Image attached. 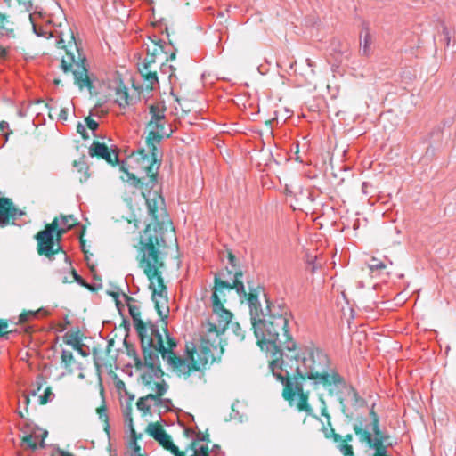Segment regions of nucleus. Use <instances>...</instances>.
I'll use <instances>...</instances> for the list:
<instances>
[{
  "label": "nucleus",
  "mask_w": 456,
  "mask_h": 456,
  "mask_svg": "<svg viewBox=\"0 0 456 456\" xmlns=\"http://www.w3.org/2000/svg\"><path fill=\"white\" fill-rule=\"evenodd\" d=\"M293 317L289 306L276 303L269 306L267 318L254 322V333L262 350L270 353L269 368L283 386V396L290 406L313 415L308 392L302 381L308 379L331 389L345 385V380L331 366L330 357L314 346L297 347L289 332Z\"/></svg>",
  "instance_id": "nucleus-1"
},
{
  "label": "nucleus",
  "mask_w": 456,
  "mask_h": 456,
  "mask_svg": "<svg viewBox=\"0 0 456 456\" xmlns=\"http://www.w3.org/2000/svg\"><path fill=\"white\" fill-rule=\"evenodd\" d=\"M148 281L149 289L151 290L152 300L158 311L159 320L156 322L142 321L140 317V307L132 299H129L127 306L134 329L141 339L145 366L151 370L154 376L159 377L162 375L159 355L162 356L165 362H168L175 367H183V365L175 354V348H176L177 343L168 333L167 323L164 320V317L168 313L167 287L163 283L166 292V304L164 307L160 306L158 303L159 301L154 297V291L151 287V281L149 279Z\"/></svg>",
  "instance_id": "nucleus-2"
},
{
  "label": "nucleus",
  "mask_w": 456,
  "mask_h": 456,
  "mask_svg": "<svg viewBox=\"0 0 456 456\" xmlns=\"http://www.w3.org/2000/svg\"><path fill=\"white\" fill-rule=\"evenodd\" d=\"M146 204L149 214L154 220L153 224H147L141 233L136 246L139 267L143 271L147 279L151 281V287L154 291V297L160 306L165 307V288L163 286L162 269L164 261L161 248L165 247V240L159 232L162 225L168 222L165 201L157 192H149L146 197Z\"/></svg>",
  "instance_id": "nucleus-3"
},
{
  "label": "nucleus",
  "mask_w": 456,
  "mask_h": 456,
  "mask_svg": "<svg viewBox=\"0 0 456 456\" xmlns=\"http://www.w3.org/2000/svg\"><path fill=\"white\" fill-rule=\"evenodd\" d=\"M226 329L214 325L212 322H206L202 325L200 344L191 349L186 347L188 359H183L175 353V356L184 366L175 367L166 362L174 370L183 374L190 375L191 371L203 370L215 362L220 361L224 354V338Z\"/></svg>",
  "instance_id": "nucleus-4"
},
{
  "label": "nucleus",
  "mask_w": 456,
  "mask_h": 456,
  "mask_svg": "<svg viewBox=\"0 0 456 456\" xmlns=\"http://www.w3.org/2000/svg\"><path fill=\"white\" fill-rule=\"evenodd\" d=\"M167 108L163 102H156L149 107L150 120L146 126V146L139 151L141 168L152 184L156 183L161 154L158 145L164 138L169 137L173 130L166 118Z\"/></svg>",
  "instance_id": "nucleus-5"
},
{
  "label": "nucleus",
  "mask_w": 456,
  "mask_h": 456,
  "mask_svg": "<svg viewBox=\"0 0 456 456\" xmlns=\"http://www.w3.org/2000/svg\"><path fill=\"white\" fill-rule=\"evenodd\" d=\"M241 278V272H235L230 278L226 277L224 272L215 274V287L211 296L212 314L207 322L226 329L232 318V314L224 307L228 296L235 289L240 297H247Z\"/></svg>",
  "instance_id": "nucleus-6"
},
{
  "label": "nucleus",
  "mask_w": 456,
  "mask_h": 456,
  "mask_svg": "<svg viewBox=\"0 0 456 456\" xmlns=\"http://www.w3.org/2000/svg\"><path fill=\"white\" fill-rule=\"evenodd\" d=\"M59 48L65 49V54L61 57V69L64 73L73 75L75 84L80 88L91 86V81L86 68V59L80 53L75 41H69L64 45L62 38L57 40Z\"/></svg>",
  "instance_id": "nucleus-7"
},
{
  "label": "nucleus",
  "mask_w": 456,
  "mask_h": 456,
  "mask_svg": "<svg viewBox=\"0 0 456 456\" xmlns=\"http://www.w3.org/2000/svg\"><path fill=\"white\" fill-rule=\"evenodd\" d=\"M370 415L371 422L354 424V431L359 442L367 444L369 449L373 451L372 456H390L387 453V447L392 446V444L388 442L389 436L380 430L378 415L373 411L370 412Z\"/></svg>",
  "instance_id": "nucleus-8"
},
{
  "label": "nucleus",
  "mask_w": 456,
  "mask_h": 456,
  "mask_svg": "<svg viewBox=\"0 0 456 456\" xmlns=\"http://www.w3.org/2000/svg\"><path fill=\"white\" fill-rule=\"evenodd\" d=\"M18 413L22 419L18 424L21 446L31 450L43 448L47 431L25 419L24 413L20 410L18 411Z\"/></svg>",
  "instance_id": "nucleus-9"
},
{
  "label": "nucleus",
  "mask_w": 456,
  "mask_h": 456,
  "mask_svg": "<svg viewBox=\"0 0 456 456\" xmlns=\"http://www.w3.org/2000/svg\"><path fill=\"white\" fill-rule=\"evenodd\" d=\"M143 46L145 56L141 63L155 66L157 65L158 61L174 60L175 57V53H172L170 56L167 57V48L168 47V45L165 41L159 39L156 36L149 37Z\"/></svg>",
  "instance_id": "nucleus-10"
},
{
  "label": "nucleus",
  "mask_w": 456,
  "mask_h": 456,
  "mask_svg": "<svg viewBox=\"0 0 456 456\" xmlns=\"http://www.w3.org/2000/svg\"><path fill=\"white\" fill-rule=\"evenodd\" d=\"M18 4L22 6L26 12H28V22L32 27L33 32L37 36L45 38L53 37V31L51 30L48 24H46V19L43 15L42 12L33 10L32 0H16Z\"/></svg>",
  "instance_id": "nucleus-11"
},
{
  "label": "nucleus",
  "mask_w": 456,
  "mask_h": 456,
  "mask_svg": "<svg viewBox=\"0 0 456 456\" xmlns=\"http://www.w3.org/2000/svg\"><path fill=\"white\" fill-rule=\"evenodd\" d=\"M57 224L58 221L53 220L44 231H41L37 234V252L40 256L52 258L54 254L61 250V246L59 244L57 245V248L54 249L53 233H56L55 229Z\"/></svg>",
  "instance_id": "nucleus-12"
},
{
  "label": "nucleus",
  "mask_w": 456,
  "mask_h": 456,
  "mask_svg": "<svg viewBox=\"0 0 456 456\" xmlns=\"http://www.w3.org/2000/svg\"><path fill=\"white\" fill-rule=\"evenodd\" d=\"M89 154L91 157L98 156L111 165H115L118 161V153L114 151L110 152L105 144L99 142L92 143L89 148Z\"/></svg>",
  "instance_id": "nucleus-13"
},
{
  "label": "nucleus",
  "mask_w": 456,
  "mask_h": 456,
  "mask_svg": "<svg viewBox=\"0 0 456 456\" xmlns=\"http://www.w3.org/2000/svg\"><path fill=\"white\" fill-rule=\"evenodd\" d=\"M246 297H240L241 301L247 300L249 309H250V316H251V323L252 326L254 322H257L261 319L264 314L261 310V305L258 300V296L256 289H250L248 293L246 292Z\"/></svg>",
  "instance_id": "nucleus-14"
},
{
  "label": "nucleus",
  "mask_w": 456,
  "mask_h": 456,
  "mask_svg": "<svg viewBox=\"0 0 456 456\" xmlns=\"http://www.w3.org/2000/svg\"><path fill=\"white\" fill-rule=\"evenodd\" d=\"M138 70L141 76L144 78L146 87L153 89L159 82L157 77V65L154 66L139 63Z\"/></svg>",
  "instance_id": "nucleus-15"
},
{
  "label": "nucleus",
  "mask_w": 456,
  "mask_h": 456,
  "mask_svg": "<svg viewBox=\"0 0 456 456\" xmlns=\"http://www.w3.org/2000/svg\"><path fill=\"white\" fill-rule=\"evenodd\" d=\"M15 211L16 209L8 199H0V225L7 224L10 217L16 215Z\"/></svg>",
  "instance_id": "nucleus-16"
},
{
  "label": "nucleus",
  "mask_w": 456,
  "mask_h": 456,
  "mask_svg": "<svg viewBox=\"0 0 456 456\" xmlns=\"http://www.w3.org/2000/svg\"><path fill=\"white\" fill-rule=\"evenodd\" d=\"M54 220L58 221L56 231L57 240H59L62 234H64L68 230L71 229L77 224V219L73 217V216H60L59 218H54Z\"/></svg>",
  "instance_id": "nucleus-17"
},
{
  "label": "nucleus",
  "mask_w": 456,
  "mask_h": 456,
  "mask_svg": "<svg viewBox=\"0 0 456 456\" xmlns=\"http://www.w3.org/2000/svg\"><path fill=\"white\" fill-rule=\"evenodd\" d=\"M133 97L128 94L127 88L118 85L115 89L114 102L120 107L126 108L133 103Z\"/></svg>",
  "instance_id": "nucleus-18"
},
{
  "label": "nucleus",
  "mask_w": 456,
  "mask_h": 456,
  "mask_svg": "<svg viewBox=\"0 0 456 456\" xmlns=\"http://www.w3.org/2000/svg\"><path fill=\"white\" fill-rule=\"evenodd\" d=\"M208 435L199 432L197 438L191 443V451L193 453L190 456H209L208 445L202 444L201 442L208 440Z\"/></svg>",
  "instance_id": "nucleus-19"
},
{
  "label": "nucleus",
  "mask_w": 456,
  "mask_h": 456,
  "mask_svg": "<svg viewBox=\"0 0 456 456\" xmlns=\"http://www.w3.org/2000/svg\"><path fill=\"white\" fill-rule=\"evenodd\" d=\"M372 37L368 28H364L360 34V51L362 55L370 56L371 53Z\"/></svg>",
  "instance_id": "nucleus-20"
},
{
  "label": "nucleus",
  "mask_w": 456,
  "mask_h": 456,
  "mask_svg": "<svg viewBox=\"0 0 456 456\" xmlns=\"http://www.w3.org/2000/svg\"><path fill=\"white\" fill-rule=\"evenodd\" d=\"M388 264L392 265V262L387 257H384V259H379L372 256L368 262V266L371 273L380 274L385 269H387Z\"/></svg>",
  "instance_id": "nucleus-21"
},
{
  "label": "nucleus",
  "mask_w": 456,
  "mask_h": 456,
  "mask_svg": "<svg viewBox=\"0 0 456 456\" xmlns=\"http://www.w3.org/2000/svg\"><path fill=\"white\" fill-rule=\"evenodd\" d=\"M0 36L1 37H13L14 28L13 23L8 18L0 12Z\"/></svg>",
  "instance_id": "nucleus-22"
},
{
  "label": "nucleus",
  "mask_w": 456,
  "mask_h": 456,
  "mask_svg": "<svg viewBox=\"0 0 456 456\" xmlns=\"http://www.w3.org/2000/svg\"><path fill=\"white\" fill-rule=\"evenodd\" d=\"M153 400H149L151 409H154L159 411H167L170 409L171 401L169 399H161L160 396L151 394Z\"/></svg>",
  "instance_id": "nucleus-23"
},
{
  "label": "nucleus",
  "mask_w": 456,
  "mask_h": 456,
  "mask_svg": "<svg viewBox=\"0 0 456 456\" xmlns=\"http://www.w3.org/2000/svg\"><path fill=\"white\" fill-rule=\"evenodd\" d=\"M165 449L170 451L175 456H184V453L180 452L178 448L173 444L171 437L168 434H164L161 438L157 440Z\"/></svg>",
  "instance_id": "nucleus-24"
},
{
  "label": "nucleus",
  "mask_w": 456,
  "mask_h": 456,
  "mask_svg": "<svg viewBox=\"0 0 456 456\" xmlns=\"http://www.w3.org/2000/svg\"><path fill=\"white\" fill-rule=\"evenodd\" d=\"M96 412L98 414L99 419L103 422L104 431L109 433V429H110L109 417L107 414V409H106L104 401H102V404L96 409Z\"/></svg>",
  "instance_id": "nucleus-25"
},
{
  "label": "nucleus",
  "mask_w": 456,
  "mask_h": 456,
  "mask_svg": "<svg viewBox=\"0 0 456 456\" xmlns=\"http://www.w3.org/2000/svg\"><path fill=\"white\" fill-rule=\"evenodd\" d=\"M149 400H153V398L151 397V395H148L144 397H141L136 405H137V409L142 412L143 415H146V414H149L151 413V404L149 403Z\"/></svg>",
  "instance_id": "nucleus-26"
},
{
  "label": "nucleus",
  "mask_w": 456,
  "mask_h": 456,
  "mask_svg": "<svg viewBox=\"0 0 456 456\" xmlns=\"http://www.w3.org/2000/svg\"><path fill=\"white\" fill-rule=\"evenodd\" d=\"M147 431L155 440L161 438L167 433L160 426L152 423L149 424Z\"/></svg>",
  "instance_id": "nucleus-27"
},
{
  "label": "nucleus",
  "mask_w": 456,
  "mask_h": 456,
  "mask_svg": "<svg viewBox=\"0 0 456 456\" xmlns=\"http://www.w3.org/2000/svg\"><path fill=\"white\" fill-rule=\"evenodd\" d=\"M228 260H229V264L231 265L232 269L229 270L228 267H226L225 271H224V272L225 273L226 277L230 278V277L233 276L235 272H239V271L236 269V257L232 252L228 253Z\"/></svg>",
  "instance_id": "nucleus-28"
},
{
  "label": "nucleus",
  "mask_w": 456,
  "mask_h": 456,
  "mask_svg": "<svg viewBox=\"0 0 456 456\" xmlns=\"http://www.w3.org/2000/svg\"><path fill=\"white\" fill-rule=\"evenodd\" d=\"M120 170L124 172V175L123 176H121L122 180L124 181H126V182H131L132 184L134 185H137L139 183V180L136 179L135 175L129 173L126 168H125V166L124 164H122L120 166Z\"/></svg>",
  "instance_id": "nucleus-29"
},
{
  "label": "nucleus",
  "mask_w": 456,
  "mask_h": 456,
  "mask_svg": "<svg viewBox=\"0 0 456 456\" xmlns=\"http://www.w3.org/2000/svg\"><path fill=\"white\" fill-rule=\"evenodd\" d=\"M123 414L126 419V422L128 424L132 432H134L133 428V419H132V405L130 403L126 404V406L123 410Z\"/></svg>",
  "instance_id": "nucleus-30"
},
{
  "label": "nucleus",
  "mask_w": 456,
  "mask_h": 456,
  "mask_svg": "<svg viewBox=\"0 0 456 456\" xmlns=\"http://www.w3.org/2000/svg\"><path fill=\"white\" fill-rule=\"evenodd\" d=\"M41 310L38 311H26L20 314L19 322H26L31 319L37 318Z\"/></svg>",
  "instance_id": "nucleus-31"
},
{
  "label": "nucleus",
  "mask_w": 456,
  "mask_h": 456,
  "mask_svg": "<svg viewBox=\"0 0 456 456\" xmlns=\"http://www.w3.org/2000/svg\"><path fill=\"white\" fill-rule=\"evenodd\" d=\"M338 448L344 456H354L352 445L338 442Z\"/></svg>",
  "instance_id": "nucleus-32"
},
{
  "label": "nucleus",
  "mask_w": 456,
  "mask_h": 456,
  "mask_svg": "<svg viewBox=\"0 0 456 456\" xmlns=\"http://www.w3.org/2000/svg\"><path fill=\"white\" fill-rule=\"evenodd\" d=\"M61 362L64 363L66 367H69L74 362V356L73 354L67 350H62L61 353Z\"/></svg>",
  "instance_id": "nucleus-33"
},
{
  "label": "nucleus",
  "mask_w": 456,
  "mask_h": 456,
  "mask_svg": "<svg viewBox=\"0 0 456 456\" xmlns=\"http://www.w3.org/2000/svg\"><path fill=\"white\" fill-rule=\"evenodd\" d=\"M323 433L325 437L330 438L332 437L335 443H338L341 440V436L335 433V430L332 428H323Z\"/></svg>",
  "instance_id": "nucleus-34"
},
{
  "label": "nucleus",
  "mask_w": 456,
  "mask_h": 456,
  "mask_svg": "<svg viewBox=\"0 0 456 456\" xmlns=\"http://www.w3.org/2000/svg\"><path fill=\"white\" fill-rule=\"evenodd\" d=\"M167 390V386L164 381L158 382L155 384L154 395L162 396Z\"/></svg>",
  "instance_id": "nucleus-35"
},
{
  "label": "nucleus",
  "mask_w": 456,
  "mask_h": 456,
  "mask_svg": "<svg viewBox=\"0 0 456 456\" xmlns=\"http://www.w3.org/2000/svg\"><path fill=\"white\" fill-rule=\"evenodd\" d=\"M54 395L53 393L51 391L50 388H46L44 395H40L39 397V402L41 404H45L48 402H51L53 398Z\"/></svg>",
  "instance_id": "nucleus-36"
},
{
  "label": "nucleus",
  "mask_w": 456,
  "mask_h": 456,
  "mask_svg": "<svg viewBox=\"0 0 456 456\" xmlns=\"http://www.w3.org/2000/svg\"><path fill=\"white\" fill-rule=\"evenodd\" d=\"M74 350H76L82 356H87L88 352L84 349V345L77 339L74 340Z\"/></svg>",
  "instance_id": "nucleus-37"
},
{
  "label": "nucleus",
  "mask_w": 456,
  "mask_h": 456,
  "mask_svg": "<svg viewBox=\"0 0 456 456\" xmlns=\"http://www.w3.org/2000/svg\"><path fill=\"white\" fill-rule=\"evenodd\" d=\"M70 272L68 273H59L57 279L63 284L72 282L71 277H69Z\"/></svg>",
  "instance_id": "nucleus-38"
},
{
  "label": "nucleus",
  "mask_w": 456,
  "mask_h": 456,
  "mask_svg": "<svg viewBox=\"0 0 456 456\" xmlns=\"http://www.w3.org/2000/svg\"><path fill=\"white\" fill-rule=\"evenodd\" d=\"M232 329L235 336L240 339L242 340L244 338V334L242 332V330L240 326L238 323H232Z\"/></svg>",
  "instance_id": "nucleus-39"
},
{
  "label": "nucleus",
  "mask_w": 456,
  "mask_h": 456,
  "mask_svg": "<svg viewBox=\"0 0 456 456\" xmlns=\"http://www.w3.org/2000/svg\"><path fill=\"white\" fill-rule=\"evenodd\" d=\"M86 123L88 128H90L92 131H95L98 128V122L94 119H93L91 117H87L86 118Z\"/></svg>",
  "instance_id": "nucleus-40"
},
{
  "label": "nucleus",
  "mask_w": 456,
  "mask_h": 456,
  "mask_svg": "<svg viewBox=\"0 0 456 456\" xmlns=\"http://www.w3.org/2000/svg\"><path fill=\"white\" fill-rule=\"evenodd\" d=\"M69 277H71L72 282L77 281L81 285L85 284L84 280L77 273V272L74 269L70 271Z\"/></svg>",
  "instance_id": "nucleus-41"
},
{
  "label": "nucleus",
  "mask_w": 456,
  "mask_h": 456,
  "mask_svg": "<svg viewBox=\"0 0 456 456\" xmlns=\"http://www.w3.org/2000/svg\"><path fill=\"white\" fill-rule=\"evenodd\" d=\"M69 277H71L72 282L77 281L81 285L85 284L84 280L77 273V272L74 269L70 271Z\"/></svg>",
  "instance_id": "nucleus-42"
},
{
  "label": "nucleus",
  "mask_w": 456,
  "mask_h": 456,
  "mask_svg": "<svg viewBox=\"0 0 456 456\" xmlns=\"http://www.w3.org/2000/svg\"><path fill=\"white\" fill-rule=\"evenodd\" d=\"M23 403L24 405V410L25 411L27 412L28 411V406L29 404V395L28 394H24L22 395V399H20L19 400V408H20V404Z\"/></svg>",
  "instance_id": "nucleus-43"
},
{
  "label": "nucleus",
  "mask_w": 456,
  "mask_h": 456,
  "mask_svg": "<svg viewBox=\"0 0 456 456\" xmlns=\"http://www.w3.org/2000/svg\"><path fill=\"white\" fill-rule=\"evenodd\" d=\"M8 323L4 320H0V337L4 336L7 331Z\"/></svg>",
  "instance_id": "nucleus-44"
},
{
  "label": "nucleus",
  "mask_w": 456,
  "mask_h": 456,
  "mask_svg": "<svg viewBox=\"0 0 456 456\" xmlns=\"http://www.w3.org/2000/svg\"><path fill=\"white\" fill-rule=\"evenodd\" d=\"M9 54V48L0 45V59L6 60Z\"/></svg>",
  "instance_id": "nucleus-45"
},
{
  "label": "nucleus",
  "mask_w": 456,
  "mask_h": 456,
  "mask_svg": "<svg viewBox=\"0 0 456 456\" xmlns=\"http://www.w3.org/2000/svg\"><path fill=\"white\" fill-rule=\"evenodd\" d=\"M322 404H323V407H322V416H324V417L327 419V420H328V424L330 426V415H329V414H328V412H327V408H326V406H325V403H324V401H322Z\"/></svg>",
  "instance_id": "nucleus-46"
},
{
  "label": "nucleus",
  "mask_w": 456,
  "mask_h": 456,
  "mask_svg": "<svg viewBox=\"0 0 456 456\" xmlns=\"http://www.w3.org/2000/svg\"><path fill=\"white\" fill-rule=\"evenodd\" d=\"M353 440L352 435H346L344 438L341 436V440L339 442L346 443L348 444Z\"/></svg>",
  "instance_id": "nucleus-47"
},
{
  "label": "nucleus",
  "mask_w": 456,
  "mask_h": 456,
  "mask_svg": "<svg viewBox=\"0 0 456 456\" xmlns=\"http://www.w3.org/2000/svg\"><path fill=\"white\" fill-rule=\"evenodd\" d=\"M67 110L65 109H62L60 113V118L66 120L67 119Z\"/></svg>",
  "instance_id": "nucleus-48"
},
{
  "label": "nucleus",
  "mask_w": 456,
  "mask_h": 456,
  "mask_svg": "<svg viewBox=\"0 0 456 456\" xmlns=\"http://www.w3.org/2000/svg\"><path fill=\"white\" fill-rule=\"evenodd\" d=\"M85 130H86L85 126L83 125H81V124H78V126H77V132L83 134Z\"/></svg>",
  "instance_id": "nucleus-49"
},
{
  "label": "nucleus",
  "mask_w": 456,
  "mask_h": 456,
  "mask_svg": "<svg viewBox=\"0 0 456 456\" xmlns=\"http://www.w3.org/2000/svg\"><path fill=\"white\" fill-rule=\"evenodd\" d=\"M6 127H8V123H7V122H5V121H2V122L0 123V128H1V130H3V131H4Z\"/></svg>",
  "instance_id": "nucleus-50"
},
{
  "label": "nucleus",
  "mask_w": 456,
  "mask_h": 456,
  "mask_svg": "<svg viewBox=\"0 0 456 456\" xmlns=\"http://www.w3.org/2000/svg\"><path fill=\"white\" fill-rule=\"evenodd\" d=\"M76 338H74V339L70 338V339H65L64 341H65L66 344L70 345L74 348V340Z\"/></svg>",
  "instance_id": "nucleus-51"
},
{
  "label": "nucleus",
  "mask_w": 456,
  "mask_h": 456,
  "mask_svg": "<svg viewBox=\"0 0 456 456\" xmlns=\"http://www.w3.org/2000/svg\"><path fill=\"white\" fill-rule=\"evenodd\" d=\"M185 433L189 436H192L194 434V431L191 428H186Z\"/></svg>",
  "instance_id": "nucleus-52"
}]
</instances>
